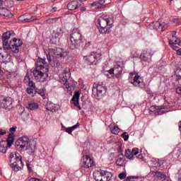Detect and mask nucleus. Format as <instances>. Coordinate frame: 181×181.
Segmentation results:
<instances>
[{"instance_id":"f257e3e1","label":"nucleus","mask_w":181,"mask_h":181,"mask_svg":"<svg viewBox=\"0 0 181 181\" xmlns=\"http://www.w3.org/2000/svg\"><path fill=\"white\" fill-rule=\"evenodd\" d=\"M13 36H15V32L13 31H7L3 34V48L4 50H11L13 53H19V48L23 45V42L21 39L15 37L12 40L8 41Z\"/></svg>"},{"instance_id":"f03ea898","label":"nucleus","mask_w":181,"mask_h":181,"mask_svg":"<svg viewBox=\"0 0 181 181\" xmlns=\"http://www.w3.org/2000/svg\"><path fill=\"white\" fill-rule=\"evenodd\" d=\"M69 54L67 51H64L60 48L57 49H50L47 54V59L52 67H59L62 66V59H64Z\"/></svg>"},{"instance_id":"7ed1b4c3","label":"nucleus","mask_w":181,"mask_h":181,"mask_svg":"<svg viewBox=\"0 0 181 181\" xmlns=\"http://www.w3.org/2000/svg\"><path fill=\"white\" fill-rule=\"evenodd\" d=\"M82 41L83 39L80 30L74 29L70 37V49H71V50H74V49H78V47H80V45H81Z\"/></svg>"},{"instance_id":"20e7f679","label":"nucleus","mask_w":181,"mask_h":181,"mask_svg":"<svg viewBox=\"0 0 181 181\" xmlns=\"http://www.w3.org/2000/svg\"><path fill=\"white\" fill-rule=\"evenodd\" d=\"M9 162L11 168L14 172H19L23 168V161H21V158L16 159L13 153H10Z\"/></svg>"},{"instance_id":"39448f33","label":"nucleus","mask_w":181,"mask_h":181,"mask_svg":"<svg viewBox=\"0 0 181 181\" xmlns=\"http://www.w3.org/2000/svg\"><path fill=\"white\" fill-rule=\"evenodd\" d=\"M49 71V65H46L45 68H40V66H35V70L33 71V74L35 78H42L45 74V77H49L47 74Z\"/></svg>"},{"instance_id":"423d86ee","label":"nucleus","mask_w":181,"mask_h":181,"mask_svg":"<svg viewBox=\"0 0 181 181\" xmlns=\"http://www.w3.org/2000/svg\"><path fill=\"white\" fill-rule=\"evenodd\" d=\"M129 81L136 87H141L144 83V79L138 74L132 72L129 74Z\"/></svg>"},{"instance_id":"0eeeda50","label":"nucleus","mask_w":181,"mask_h":181,"mask_svg":"<svg viewBox=\"0 0 181 181\" xmlns=\"http://www.w3.org/2000/svg\"><path fill=\"white\" fill-rule=\"evenodd\" d=\"M15 141V137L13 134H9L8 136L7 137V146H5V141H0V152L1 153H6V148H11L12 146L13 142Z\"/></svg>"},{"instance_id":"6e6552de","label":"nucleus","mask_w":181,"mask_h":181,"mask_svg":"<svg viewBox=\"0 0 181 181\" xmlns=\"http://www.w3.org/2000/svg\"><path fill=\"white\" fill-rule=\"evenodd\" d=\"M107 93V88L100 84L93 85L92 94L95 97H103Z\"/></svg>"},{"instance_id":"1a4fd4ad","label":"nucleus","mask_w":181,"mask_h":181,"mask_svg":"<svg viewBox=\"0 0 181 181\" xmlns=\"http://www.w3.org/2000/svg\"><path fill=\"white\" fill-rule=\"evenodd\" d=\"M107 16H102L95 22L96 26L99 28L100 33H104V30L107 28Z\"/></svg>"},{"instance_id":"9d476101","label":"nucleus","mask_w":181,"mask_h":181,"mask_svg":"<svg viewBox=\"0 0 181 181\" xmlns=\"http://www.w3.org/2000/svg\"><path fill=\"white\" fill-rule=\"evenodd\" d=\"M12 98L6 96H0V108H11L12 107Z\"/></svg>"},{"instance_id":"9b49d317","label":"nucleus","mask_w":181,"mask_h":181,"mask_svg":"<svg viewBox=\"0 0 181 181\" xmlns=\"http://www.w3.org/2000/svg\"><path fill=\"white\" fill-rule=\"evenodd\" d=\"M150 26L153 28V29H156V30H158L159 32H163L168 29V24L165 23H159V21L153 22L151 24H150Z\"/></svg>"},{"instance_id":"f8f14e48","label":"nucleus","mask_w":181,"mask_h":181,"mask_svg":"<svg viewBox=\"0 0 181 181\" xmlns=\"http://www.w3.org/2000/svg\"><path fill=\"white\" fill-rule=\"evenodd\" d=\"M83 60L88 63H90L91 64H97V62H98V57H97V54H95V52H91L89 56H85L83 57Z\"/></svg>"},{"instance_id":"ddd939ff","label":"nucleus","mask_w":181,"mask_h":181,"mask_svg":"<svg viewBox=\"0 0 181 181\" xmlns=\"http://www.w3.org/2000/svg\"><path fill=\"white\" fill-rule=\"evenodd\" d=\"M83 162V168L88 169V168H93L95 166L94 160L91 159V157L88 155L83 156L82 158Z\"/></svg>"},{"instance_id":"4468645a","label":"nucleus","mask_w":181,"mask_h":181,"mask_svg":"<svg viewBox=\"0 0 181 181\" xmlns=\"http://www.w3.org/2000/svg\"><path fill=\"white\" fill-rule=\"evenodd\" d=\"M81 6V4L78 0H74L69 2L67 4V8L69 11H76V9H78Z\"/></svg>"},{"instance_id":"2eb2a0df","label":"nucleus","mask_w":181,"mask_h":181,"mask_svg":"<svg viewBox=\"0 0 181 181\" xmlns=\"http://www.w3.org/2000/svg\"><path fill=\"white\" fill-rule=\"evenodd\" d=\"M176 81L181 86V68H177L176 71ZM176 93L177 94H181V86L176 88Z\"/></svg>"},{"instance_id":"dca6fc26","label":"nucleus","mask_w":181,"mask_h":181,"mask_svg":"<svg viewBox=\"0 0 181 181\" xmlns=\"http://www.w3.org/2000/svg\"><path fill=\"white\" fill-rule=\"evenodd\" d=\"M151 175L154 177H158V179H160V180H166V174L163 172L158 171V170H153L151 171Z\"/></svg>"},{"instance_id":"f3484780","label":"nucleus","mask_w":181,"mask_h":181,"mask_svg":"<svg viewBox=\"0 0 181 181\" xmlns=\"http://www.w3.org/2000/svg\"><path fill=\"white\" fill-rule=\"evenodd\" d=\"M152 54L148 52L147 51L144 50L140 55V58L141 60H144V62H147V63H151L152 62L151 59Z\"/></svg>"},{"instance_id":"a211bd4d","label":"nucleus","mask_w":181,"mask_h":181,"mask_svg":"<svg viewBox=\"0 0 181 181\" xmlns=\"http://www.w3.org/2000/svg\"><path fill=\"white\" fill-rule=\"evenodd\" d=\"M71 74L67 70L64 71L63 78L62 81L64 83V85L65 86L66 88H69L70 85L69 83V78H70Z\"/></svg>"},{"instance_id":"6ab92c4d","label":"nucleus","mask_w":181,"mask_h":181,"mask_svg":"<svg viewBox=\"0 0 181 181\" xmlns=\"http://www.w3.org/2000/svg\"><path fill=\"white\" fill-rule=\"evenodd\" d=\"M28 87L26 89V91L28 94H30V95H32V97H35V90H36V86L35 85V83L33 81H30L28 83Z\"/></svg>"},{"instance_id":"aec40b11","label":"nucleus","mask_w":181,"mask_h":181,"mask_svg":"<svg viewBox=\"0 0 181 181\" xmlns=\"http://www.w3.org/2000/svg\"><path fill=\"white\" fill-rule=\"evenodd\" d=\"M113 71L115 73V76L116 78H120V77L122 76V71H124V69H122V67L119 65H115L113 67Z\"/></svg>"},{"instance_id":"412c9836","label":"nucleus","mask_w":181,"mask_h":181,"mask_svg":"<svg viewBox=\"0 0 181 181\" xmlns=\"http://www.w3.org/2000/svg\"><path fill=\"white\" fill-rule=\"evenodd\" d=\"M79 100H80V92L78 91V92H76V93L73 96L72 101H73L74 105L77 107L78 110H81V106L79 105L80 104Z\"/></svg>"},{"instance_id":"4be33fe9","label":"nucleus","mask_w":181,"mask_h":181,"mask_svg":"<svg viewBox=\"0 0 181 181\" xmlns=\"http://www.w3.org/2000/svg\"><path fill=\"white\" fill-rule=\"evenodd\" d=\"M62 35H63V30L62 29V28H57L52 35L53 42L56 43L57 42L56 39H59V37H60Z\"/></svg>"},{"instance_id":"5701e85b","label":"nucleus","mask_w":181,"mask_h":181,"mask_svg":"<svg viewBox=\"0 0 181 181\" xmlns=\"http://www.w3.org/2000/svg\"><path fill=\"white\" fill-rule=\"evenodd\" d=\"M20 141H21V149H25V148H26L29 145V144H30L29 142V139L28 138V136L21 137Z\"/></svg>"},{"instance_id":"b1692460","label":"nucleus","mask_w":181,"mask_h":181,"mask_svg":"<svg viewBox=\"0 0 181 181\" xmlns=\"http://www.w3.org/2000/svg\"><path fill=\"white\" fill-rule=\"evenodd\" d=\"M0 16H5V18H12L13 14L11 12V11L6 9V8H0Z\"/></svg>"},{"instance_id":"393cba45","label":"nucleus","mask_w":181,"mask_h":181,"mask_svg":"<svg viewBox=\"0 0 181 181\" xmlns=\"http://www.w3.org/2000/svg\"><path fill=\"white\" fill-rule=\"evenodd\" d=\"M36 150V145L32 144V143H30L28 146L25 147V151H28V153L33 156L35 155V151Z\"/></svg>"},{"instance_id":"a878e982","label":"nucleus","mask_w":181,"mask_h":181,"mask_svg":"<svg viewBox=\"0 0 181 181\" xmlns=\"http://www.w3.org/2000/svg\"><path fill=\"white\" fill-rule=\"evenodd\" d=\"M47 64H46V59L39 58L37 61L35 67H40L41 69H45Z\"/></svg>"},{"instance_id":"bb28decb","label":"nucleus","mask_w":181,"mask_h":181,"mask_svg":"<svg viewBox=\"0 0 181 181\" xmlns=\"http://www.w3.org/2000/svg\"><path fill=\"white\" fill-rule=\"evenodd\" d=\"M103 172L100 170H95L93 173V179L95 181H101V179L103 178Z\"/></svg>"},{"instance_id":"cd10ccee","label":"nucleus","mask_w":181,"mask_h":181,"mask_svg":"<svg viewBox=\"0 0 181 181\" xmlns=\"http://www.w3.org/2000/svg\"><path fill=\"white\" fill-rule=\"evenodd\" d=\"M169 45H180L181 40L176 37L175 35H172V37L168 41Z\"/></svg>"},{"instance_id":"c85d7f7f","label":"nucleus","mask_w":181,"mask_h":181,"mask_svg":"<svg viewBox=\"0 0 181 181\" xmlns=\"http://www.w3.org/2000/svg\"><path fill=\"white\" fill-rule=\"evenodd\" d=\"M27 108H28V110H30L31 111L37 110V108H39V104L35 102H30L27 106Z\"/></svg>"},{"instance_id":"c756f323","label":"nucleus","mask_w":181,"mask_h":181,"mask_svg":"<svg viewBox=\"0 0 181 181\" xmlns=\"http://www.w3.org/2000/svg\"><path fill=\"white\" fill-rule=\"evenodd\" d=\"M95 7V9H105V8L107 6V5H101L99 2L94 1L91 6L90 8Z\"/></svg>"},{"instance_id":"7c9ffc66","label":"nucleus","mask_w":181,"mask_h":181,"mask_svg":"<svg viewBox=\"0 0 181 181\" xmlns=\"http://www.w3.org/2000/svg\"><path fill=\"white\" fill-rule=\"evenodd\" d=\"M124 155L123 154L119 155V158L116 161V164L117 165V166H122L124 165Z\"/></svg>"},{"instance_id":"2f4dec72","label":"nucleus","mask_w":181,"mask_h":181,"mask_svg":"<svg viewBox=\"0 0 181 181\" xmlns=\"http://www.w3.org/2000/svg\"><path fill=\"white\" fill-rule=\"evenodd\" d=\"M125 156L127 158V159H129L130 160H132L134 159V154L132 153V151L131 149H127L125 151Z\"/></svg>"},{"instance_id":"473e14b6","label":"nucleus","mask_w":181,"mask_h":181,"mask_svg":"<svg viewBox=\"0 0 181 181\" xmlns=\"http://www.w3.org/2000/svg\"><path fill=\"white\" fill-rule=\"evenodd\" d=\"M36 94H39L40 95H41V97H45V95H46V93H45V90L43 89L40 90L36 88L34 92V96L36 95Z\"/></svg>"},{"instance_id":"72a5a7b5","label":"nucleus","mask_w":181,"mask_h":181,"mask_svg":"<svg viewBox=\"0 0 181 181\" xmlns=\"http://www.w3.org/2000/svg\"><path fill=\"white\" fill-rule=\"evenodd\" d=\"M110 129L112 134H114L115 135L119 134V127H118V126H115L113 128H111Z\"/></svg>"},{"instance_id":"f704fd0d","label":"nucleus","mask_w":181,"mask_h":181,"mask_svg":"<svg viewBox=\"0 0 181 181\" xmlns=\"http://www.w3.org/2000/svg\"><path fill=\"white\" fill-rule=\"evenodd\" d=\"M104 172V176H106V179L107 181L111 180L112 177V174L108 171H103Z\"/></svg>"},{"instance_id":"c9c22d12","label":"nucleus","mask_w":181,"mask_h":181,"mask_svg":"<svg viewBox=\"0 0 181 181\" xmlns=\"http://www.w3.org/2000/svg\"><path fill=\"white\" fill-rule=\"evenodd\" d=\"M21 22H28V14H24L18 18Z\"/></svg>"},{"instance_id":"e433bc0d","label":"nucleus","mask_w":181,"mask_h":181,"mask_svg":"<svg viewBox=\"0 0 181 181\" xmlns=\"http://www.w3.org/2000/svg\"><path fill=\"white\" fill-rule=\"evenodd\" d=\"M132 59H139V57H141V55H139V53H138V52H133L132 53Z\"/></svg>"},{"instance_id":"4c0bfd02","label":"nucleus","mask_w":181,"mask_h":181,"mask_svg":"<svg viewBox=\"0 0 181 181\" xmlns=\"http://www.w3.org/2000/svg\"><path fill=\"white\" fill-rule=\"evenodd\" d=\"M122 137L123 138L124 141H127L129 139V135L127 132H123L122 134Z\"/></svg>"},{"instance_id":"58836bf2","label":"nucleus","mask_w":181,"mask_h":181,"mask_svg":"<svg viewBox=\"0 0 181 181\" xmlns=\"http://www.w3.org/2000/svg\"><path fill=\"white\" fill-rule=\"evenodd\" d=\"M125 177H127V173H122L119 174V179H120V180H124V179H125Z\"/></svg>"},{"instance_id":"ea45409f","label":"nucleus","mask_w":181,"mask_h":181,"mask_svg":"<svg viewBox=\"0 0 181 181\" xmlns=\"http://www.w3.org/2000/svg\"><path fill=\"white\" fill-rule=\"evenodd\" d=\"M132 151V153L134 156V158H135V156H136V155H138V153H139V151H138V148H133Z\"/></svg>"},{"instance_id":"a19ab883","label":"nucleus","mask_w":181,"mask_h":181,"mask_svg":"<svg viewBox=\"0 0 181 181\" xmlns=\"http://www.w3.org/2000/svg\"><path fill=\"white\" fill-rule=\"evenodd\" d=\"M17 128H18V127H17L16 126H14V127L10 128V129H9V131H10V132H11V133H10V134H12V135H13V134H15V132H16V129H17Z\"/></svg>"},{"instance_id":"79ce46f5","label":"nucleus","mask_w":181,"mask_h":181,"mask_svg":"<svg viewBox=\"0 0 181 181\" xmlns=\"http://www.w3.org/2000/svg\"><path fill=\"white\" fill-rule=\"evenodd\" d=\"M57 18H49L47 20V23H53V22H56V21H57Z\"/></svg>"},{"instance_id":"37998d69","label":"nucleus","mask_w":181,"mask_h":181,"mask_svg":"<svg viewBox=\"0 0 181 181\" xmlns=\"http://www.w3.org/2000/svg\"><path fill=\"white\" fill-rule=\"evenodd\" d=\"M112 23H111V18L106 16V26H111Z\"/></svg>"},{"instance_id":"c03bdc74","label":"nucleus","mask_w":181,"mask_h":181,"mask_svg":"<svg viewBox=\"0 0 181 181\" xmlns=\"http://www.w3.org/2000/svg\"><path fill=\"white\" fill-rule=\"evenodd\" d=\"M15 145H16V148H21V139L20 138L17 141H16Z\"/></svg>"},{"instance_id":"a18cd8bd","label":"nucleus","mask_w":181,"mask_h":181,"mask_svg":"<svg viewBox=\"0 0 181 181\" xmlns=\"http://www.w3.org/2000/svg\"><path fill=\"white\" fill-rule=\"evenodd\" d=\"M111 28L112 26H109L106 28V30H103V33H110L111 32Z\"/></svg>"},{"instance_id":"49530a36","label":"nucleus","mask_w":181,"mask_h":181,"mask_svg":"<svg viewBox=\"0 0 181 181\" xmlns=\"http://www.w3.org/2000/svg\"><path fill=\"white\" fill-rule=\"evenodd\" d=\"M170 47L173 49V50H176L177 52V46H176V44H171L170 45Z\"/></svg>"},{"instance_id":"de8ad7c7","label":"nucleus","mask_w":181,"mask_h":181,"mask_svg":"<svg viewBox=\"0 0 181 181\" xmlns=\"http://www.w3.org/2000/svg\"><path fill=\"white\" fill-rule=\"evenodd\" d=\"M78 127H80V123L78 122L76 124L72 126L71 128L72 129L73 131H74V129H77Z\"/></svg>"},{"instance_id":"09e8293b","label":"nucleus","mask_w":181,"mask_h":181,"mask_svg":"<svg viewBox=\"0 0 181 181\" xmlns=\"http://www.w3.org/2000/svg\"><path fill=\"white\" fill-rule=\"evenodd\" d=\"M66 132L68 134H71V132H73V129H71V127H68L66 129Z\"/></svg>"},{"instance_id":"8fccbe9b","label":"nucleus","mask_w":181,"mask_h":181,"mask_svg":"<svg viewBox=\"0 0 181 181\" xmlns=\"http://www.w3.org/2000/svg\"><path fill=\"white\" fill-rule=\"evenodd\" d=\"M15 155V158L16 159H21V161L22 162V156H21L20 155H19V153H15L14 154Z\"/></svg>"},{"instance_id":"3c124183","label":"nucleus","mask_w":181,"mask_h":181,"mask_svg":"<svg viewBox=\"0 0 181 181\" xmlns=\"http://www.w3.org/2000/svg\"><path fill=\"white\" fill-rule=\"evenodd\" d=\"M100 181H107V177L105 175H104V171H103V177H102Z\"/></svg>"},{"instance_id":"603ef678","label":"nucleus","mask_w":181,"mask_h":181,"mask_svg":"<svg viewBox=\"0 0 181 181\" xmlns=\"http://www.w3.org/2000/svg\"><path fill=\"white\" fill-rule=\"evenodd\" d=\"M138 159H141V160H144V157L142 156V154H139L138 156H136Z\"/></svg>"},{"instance_id":"864d4df0","label":"nucleus","mask_w":181,"mask_h":181,"mask_svg":"<svg viewBox=\"0 0 181 181\" xmlns=\"http://www.w3.org/2000/svg\"><path fill=\"white\" fill-rule=\"evenodd\" d=\"M98 3H99V4H100V5H105V4H105V0H98V1H97Z\"/></svg>"},{"instance_id":"5fc2aeb1","label":"nucleus","mask_w":181,"mask_h":181,"mask_svg":"<svg viewBox=\"0 0 181 181\" xmlns=\"http://www.w3.org/2000/svg\"><path fill=\"white\" fill-rule=\"evenodd\" d=\"M5 134H6V131L0 129V136L5 135Z\"/></svg>"},{"instance_id":"6e6d98bb","label":"nucleus","mask_w":181,"mask_h":181,"mask_svg":"<svg viewBox=\"0 0 181 181\" xmlns=\"http://www.w3.org/2000/svg\"><path fill=\"white\" fill-rule=\"evenodd\" d=\"M178 181H181V170H178Z\"/></svg>"},{"instance_id":"4d7b16f0","label":"nucleus","mask_w":181,"mask_h":181,"mask_svg":"<svg viewBox=\"0 0 181 181\" xmlns=\"http://www.w3.org/2000/svg\"><path fill=\"white\" fill-rule=\"evenodd\" d=\"M109 74H114L115 75V72H114V68L110 69L108 71Z\"/></svg>"},{"instance_id":"13d9d810","label":"nucleus","mask_w":181,"mask_h":181,"mask_svg":"<svg viewBox=\"0 0 181 181\" xmlns=\"http://www.w3.org/2000/svg\"><path fill=\"white\" fill-rule=\"evenodd\" d=\"M173 23H177V25H180V23H179V19H177V18H174Z\"/></svg>"},{"instance_id":"bf43d9fd","label":"nucleus","mask_w":181,"mask_h":181,"mask_svg":"<svg viewBox=\"0 0 181 181\" xmlns=\"http://www.w3.org/2000/svg\"><path fill=\"white\" fill-rule=\"evenodd\" d=\"M34 20L30 19V18H29V15L27 14V22H33Z\"/></svg>"},{"instance_id":"052dcab7","label":"nucleus","mask_w":181,"mask_h":181,"mask_svg":"<svg viewBox=\"0 0 181 181\" xmlns=\"http://www.w3.org/2000/svg\"><path fill=\"white\" fill-rule=\"evenodd\" d=\"M27 168H28L29 172H32V168H30V164L28 163L27 164Z\"/></svg>"},{"instance_id":"680f3d73","label":"nucleus","mask_w":181,"mask_h":181,"mask_svg":"<svg viewBox=\"0 0 181 181\" xmlns=\"http://www.w3.org/2000/svg\"><path fill=\"white\" fill-rule=\"evenodd\" d=\"M153 108H155L156 110H163V107H162V106H156Z\"/></svg>"},{"instance_id":"e2e57ef3","label":"nucleus","mask_w":181,"mask_h":181,"mask_svg":"<svg viewBox=\"0 0 181 181\" xmlns=\"http://www.w3.org/2000/svg\"><path fill=\"white\" fill-rule=\"evenodd\" d=\"M57 11V7H53L52 9H51V12H56Z\"/></svg>"},{"instance_id":"0e129e2a","label":"nucleus","mask_w":181,"mask_h":181,"mask_svg":"<svg viewBox=\"0 0 181 181\" xmlns=\"http://www.w3.org/2000/svg\"><path fill=\"white\" fill-rule=\"evenodd\" d=\"M157 114H158V115H162V114H163V112L162 110H158V111H157Z\"/></svg>"},{"instance_id":"69168bd1","label":"nucleus","mask_w":181,"mask_h":181,"mask_svg":"<svg viewBox=\"0 0 181 181\" xmlns=\"http://www.w3.org/2000/svg\"><path fill=\"white\" fill-rule=\"evenodd\" d=\"M177 54H179L180 56H181V49H178L177 50Z\"/></svg>"},{"instance_id":"338daca9","label":"nucleus","mask_w":181,"mask_h":181,"mask_svg":"<svg viewBox=\"0 0 181 181\" xmlns=\"http://www.w3.org/2000/svg\"><path fill=\"white\" fill-rule=\"evenodd\" d=\"M86 7H82L81 8V11L83 12L84 11H86Z\"/></svg>"},{"instance_id":"774afa93","label":"nucleus","mask_w":181,"mask_h":181,"mask_svg":"<svg viewBox=\"0 0 181 181\" xmlns=\"http://www.w3.org/2000/svg\"><path fill=\"white\" fill-rule=\"evenodd\" d=\"M172 35L173 36H175V35H176V31H173Z\"/></svg>"}]
</instances>
